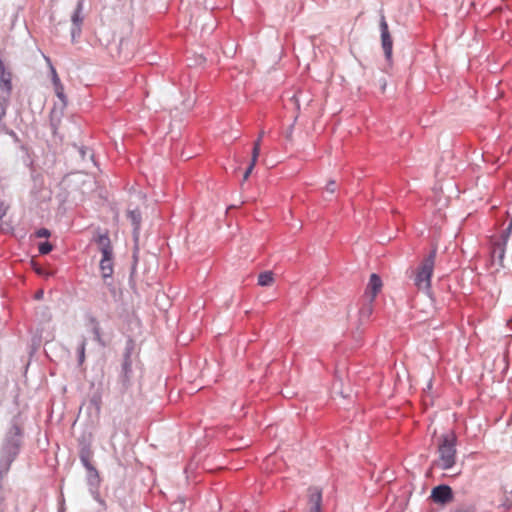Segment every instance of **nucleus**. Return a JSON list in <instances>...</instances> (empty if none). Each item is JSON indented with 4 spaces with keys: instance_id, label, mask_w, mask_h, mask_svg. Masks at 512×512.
Masks as SVG:
<instances>
[{
    "instance_id": "f257e3e1",
    "label": "nucleus",
    "mask_w": 512,
    "mask_h": 512,
    "mask_svg": "<svg viewBox=\"0 0 512 512\" xmlns=\"http://www.w3.org/2000/svg\"><path fill=\"white\" fill-rule=\"evenodd\" d=\"M456 443L457 437L453 432L442 435L439 438L438 458L434 461V466L442 470L452 468L456 463Z\"/></svg>"
},
{
    "instance_id": "f03ea898",
    "label": "nucleus",
    "mask_w": 512,
    "mask_h": 512,
    "mask_svg": "<svg viewBox=\"0 0 512 512\" xmlns=\"http://www.w3.org/2000/svg\"><path fill=\"white\" fill-rule=\"evenodd\" d=\"M436 255L437 248L434 247L415 270L413 281L417 290L426 293L430 291L431 277L435 266Z\"/></svg>"
},
{
    "instance_id": "7ed1b4c3",
    "label": "nucleus",
    "mask_w": 512,
    "mask_h": 512,
    "mask_svg": "<svg viewBox=\"0 0 512 512\" xmlns=\"http://www.w3.org/2000/svg\"><path fill=\"white\" fill-rule=\"evenodd\" d=\"M97 243L102 253V259L100 261V270L104 278L110 277L113 273V261H112V246L110 239L107 235H100L97 238Z\"/></svg>"
},
{
    "instance_id": "20e7f679",
    "label": "nucleus",
    "mask_w": 512,
    "mask_h": 512,
    "mask_svg": "<svg viewBox=\"0 0 512 512\" xmlns=\"http://www.w3.org/2000/svg\"><path fill=\"white\" fill-rule=\"evenodd\" d=\"M12 75L10 72H7L3 66V64L0 62V89L2 90L4 96L2 97V100H0V105L5 106L7 104L8 98L11 94L12 90ZM2 114H5V108L2 107Z\"/></svg>"
},
{
    "instance_id": "39448f33",
    "label": "nucleus",
    "mask_w": 512,
    "mask_h": 512,
    "mask_svg": "<svg viewBox=\"0 0 512 512\" xmlns=\"http://www.w3.org/2000/svg\"><path fill=\"white\" fill-rule=\"evenodd\" d=\"M380 29H381L382 47H383L386 58L388 60H390L392 57L393 41H392V37L389 33L388 24H387L384 16L381 17Z\"/></svg>"
},
{
    "instance_id": "423d86ee",
    "label": "nucleus",
    "mask_w": 512,
    "mask_h": 512,
    "mask_svg": "<svg viewBox=\"0 0 512 512\" xmlns=\"http://www.w3.org/2000/svg\"><path fill=\"white\" fill-rule=\"evenodd\" d=\"M431 499L437 504H446L453 499L452 489L447 485H439L432 489Z\"/></svg>"
},
{
    "instance_id": "0eeeda50",
    "label": "nucleus",
    "mask_w": 512,
    "mask_h": 512,
    "mask_svg": "<svg viewBox=\"0 0 512 512\" xmlns=\"http://www.w3.org/2000/svg\"><path fill=\"white\" fill-rule=\"evenodd\" d=\"M382 285L383 284L380 277L377 274H371L364 298L369 299L370 301H374L377 294L381 291Z\"/></svg>"
},
{
    "instance_id": "6e6552de",
    "label": "nucleus",
    "mask_w": 512,
    "mask_h": 512,
    "mask_svg": "<svg viewBox=\"0 0 512 512\" xmlns=\"http://www.w3.org/2000/svg\"><path fill=\"white\" fill-rule=\"evenodd\" d=\"M322 492L317 487L308 489V512H321Z\"/></svg>"
},
{
    "instance_id": "1a4fd4ad",
    "label": "nucleus",
    "mask_w": 512,
    "mask_h": 512,
    "mask_svg": "<svg viewBox=\"0 0 512 512\" xmlns=\"http://www.w3.org/2000/svg\"><path fill=\"white\" fill-rule=\"evenodd\" d=\"M51 74H52V82L54 86V91L57 97L63 102H66V96L64 94V86L60 81V78L55 70V68L51 65Z\"/></svg>"
},
{
    "instance_id": "9d476101",
    "label": "nucleus",
    "mask_w": 512,
    "mask_h": 512,
    "mask_svg": "<svg viewBox=\"0 0 512 512\" xmlns=\"http://www.w3.org/2000/svg\"><path fill=\"white\" fill-rule=\"evenodd\" d=\"M258 157H259V144L255 143L253 145V149H252L251 162L243 175L244 181H246L249 178L250 174L252 173V171L257 163Z\"/></svg>"
},
{
    "instance_id": "9b49d317",
    "label": "nucleus",
    "mask_w": 512,
    "mask_h": 512,
    "mask_svg": "<svg viewBox=\"0 0 512 512\" xmlns=\"http://www.w3.org/2000/svg\"><path fill=\"white\" fill-rule=\"evenodd\" d=\"M274 283V276L271 271L262 272L258 276V284L260 286H270Z\"/></svg>"
},
{
    "instance_id": "f8f14e48",
    "label": "nucleus",
    "mask_w": 512,
    "mask_h": 512,
    "mask_svg": "<svg viewBox=\"0 0 512 512\" xmlns=\"http://www.w3.org/2000/svg\"><path fill=\"white\" fill-rule=\"evenodd\" d=\"M363 300H364V304H363L362 308L360 309L359 313H360L361 318L367 319L372 314L374 301H370L369 299H365L364 297H363Z\"/></svg>"
},
{
    "instance_id": "ddd939ff",
    "label": "nucleus",
    "mask_w": 512,
    "mask_h": 512,
    "mask_svg": "<svg viewBox=\"0 0 512 512\" xmlns=\"http://www.w3.org/2000/svg\"><path fill=\"white\" fill-rule=\"evenodd\" d=\"M128 218L131 220L135 231H137L140 228L141 223V214L139 210H130L127 213Z\"/></svg>"
},
{
    "instance_id": "4468645a",
    "label": "nucleus",
    "mask_w": 512,
    "mask_h": 512,
    "mask_svg": "<svg viewBox=\"0 0 512 512\" xmlns=\"http://www.w3.org/2000/svg\"><path fill=\"white\" fill-rule=\"evenodd\" d=\"M504 254H505V249L502 244H496L493 247L492 258H493V260L497 258L500 265H502Z\"/></svg>"
},
{
    "instance_id": "2eb2a0df",
    "label": "nucleus",
    "mask_w": 512,
    "mask_h": 512,
    "mask_svg": "<svg viewBox=\"0 0 512 512\" xmlns=\"http://www.w3.org/2000/svg\"><path fill=\"white\" fill-rule=\"evenodd\" d=\"M81 11H82V3L79 2L76 10L72 16V21L77 26H80V24L82 23V18L80 17Z\"/></svg>"
},
{
    "instance_id": "dca6fc26",
    "label": "nucleus",
    "mask_w": 512,
    "mask_h": 512,
    "mask_svg": "<svg viewBox=\"0 0 512 512\" xmlns=\"http://www.w3.org/2000/svg\"><path fill=\"white\" fill-rule=\"evenodd\" d=\"M39 253L42 254V255H46L48 254L49 252L52 251L53 249V246L51 243L49 242H43L39 245Z\"/></svg>"
},
{
    "instance_id": "f3484780",
    "label": "nucleus",
    "mask_w": 512,
    "mask_h": 512,
    "mask_svg": "<svg viewBox=\"0 0 512 512\" xmlns=\"http://www.w3.org/2000/svg\"><path fill=\"white\" fill-rule=\"evenodd\" d=\"M85 348H86V341L84 340V341H82V343L78 349V354H79L78 360H79L80 365L83 364L85 361Z\"/></svg>"
},
{
    "instance_id": "a211bd4d",
    "label": "nucleus",
    "mask_w": 512,
    "mask_h": 512,
    "mask_svg": "<svg viewBox=\"0 0 512 512\" xmlns=\"http://www.w3.org/2000/svg\"><path fill=\"white\" fill-rule=\"evenodd\" d=\"M50 235H51L50 231L46 228H41L36 231V236L38 238H48V237H50Z\"/></svg>"
},
{
    "instance_id": "6ab92c4d",
    "label": "nucleus",
    "mask_w": 512,
    "mask_h": 512,
    "mask_svg": "<svg viewBox=\"0 0 512 512\" xmlns=\"http://www.w3.org/2000/svg\"><path fill=\"white\" fill-rule=\"evenodd\" d=\"M335 190H336V183L334 181H330L326 185V191H328L329 193H334Z\"/></svg>"
},
{
    "instance_id": "aec40b11",
    "label": "nucleus",
    "mask_w": 512,
    "mask_h": 512,
    "mask_svg": "<svg viewBox=\"0 0 512 512\" xmlns=\"http://www.w3.org/2000/svg\"><path fill=\"white\" fill-rule=\"evenodd\" d=\"M33 268H34V271L39 274V275H44V270L43 268H41L40 266H38L37 264L33 263Z\"/></svg>"
},
{
    "instance_id": "412c9836",
    "label": "nucleus",
    "mask_w": 512,
    "mask_h": 512,
    "mask_svg": "<svg viewBox=\"0 0 512 512\" xmlns=\"http://www.w3.org/2000/svg\"><path fill=\"white\" fill-rule=\"evenodd\" d=\"M264 136V131H260L259 135H258V138L256 139V141L254 142L255 143H258L259 144V150L261 149V141H262V138Z\"/></svg>"
},
{
    "instance_id": "4be33fe9",
    "label": "nucleus",
    "mask_w": 512,
    "mask_h": 512,
    "mask_svg": "<svg viewBox=\"0 0 512 512\" xmlns=\"http://www.w3.org/2000/svg\"><path fill=\"white\" fill-rule=\"evenodd\" d=\"M94 335H95V339L100 342L101 341V335H100L99 327H95L94 328Z\"/></svg>"
},
{
    "instance_id": "5701e85b",
    "label": "nucleus",
    "mask_w": 512,
    "mask_h": 512,
    "mask_svg": "<svg viewBox=\"0 0 512 512\" xmlns=\"http://www.w3.org/2000/svg\"><path fill=\"white\" fill-rule=\"evenodd\" d=\"M130 369V364L128 361H125L124 364H123V370H124V374H125V377H127V373Z\"/></svg>"
},
{
    "instance_id": "b1692460",
    "label": "nucleus",
    "mask_w": 512,
    "mask_h": 512,
    "mask_svg": "<svg viewBox=\"0 0 512 512\" xmlns=\"http://www.w3.org/2000/svg\"><path fill=\"white\" fill-rule=\"evenodd\" d=\"M82 461L84 463V465L88 468V469H91L92 467L90 466L88 460H86L84 457H82Z\"/></svg>"
},
{
    "instance_id": "393cba45",
    "label": "nucleus",
    "mask_w": 512,
    "mask_h": 512,
    "mask_svg": "<svg viewBox=\"0 0 512 512\" xmlns=\"http://www.w3.org/2000/svg\"><path fill=\"white\" fill-rule=\"evenodd\" d=\"M43 294L42 291H40L38 294H37V298L41 297V295Z\"/></svg>"
}]
</instances>
